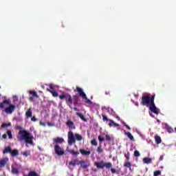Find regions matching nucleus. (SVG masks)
<instances>
[{"mask_svg": "<svg viewBox=\"0 0 176 176\" xmlns=\"http://www.w3.org/2000/svg\"><path fill=\"white\" fill-rule=\"evenodd\" d=\"M92 171H94V173H96V171H97L96 169H92Z\"/></svg>", "mask_w": 176, "mask_h": 176, "instance_id": "4d7b16f0", "label": "nucleus"}, {"mask_svg": "<svg viewBox=\"0 0 176 176\" xmlns=\"http://www.w3.org/2000/svg\"><path fill=\"white\" fill-rule=\"evenodd\" d=\"M40 125L45 126H46V123H45V122H42V121H41V122H40Z\"/></svg>", "mask_w": 176, "mask_h": 176, "instance_id": "09e8293b", "label": "nucleus"}, {"mask_svg": "<svg viewBox=\"0 0 176 176\" xmlns=\"http://www.w3.org/2000/svg\"><path fill=\"white\" fill-rule=\"evenodd\" d=\"M66 126H67V127H69V129H71L72 130H75L76 129L74 122L70 120H67V122H66Z\"/></svg>", "mask_w": 176, "mask_h": 176, "instance_id": "9b49d317", "label": "nucleus"}, {"mask_svg": "<svg viewBox=\"0 0 176 176\" xmlns=\"http://www.w3.org/2000/svg\"><path fill=\"white\" fill-rule=\"evenodd\" d=\"M69 166H72V167H75V166H76V165L75 164V161H74V160L73 161H70V162H69Z\"/></svg>", "mask_w": 176, "mask_h": 176, "instance_id": "4c0bfd02", "label": "nucleus"}, {"mask_svg": "<svg viewBox=\"0 0 176 176\" xmlns=\"http://www.w3.org/2000/svg\"><path fill=\"white\" fill-rule=\"evenodd\" d=\"M1 87L0 86V89H1Z\"/></svg>", "mask_w": 176, "mask_h": 176, "instance_id": "bf43d9fd", "label": "nucleus"}, {"mask_svg": "<svg viewBox=\"0 0 176 176\" xmlns=\"http://www.w3.org/2000/svg\"><path fill=\"white\" fill-rule=\"evenodd\" d=\"M74 111H78V108H76V107H74Z\"/></svg>", "mask_w": 176, "mask_h": 176, "instance_id": "5fc2aeb1", "label": "nucleus"}, {"mask_svg": "<svg viewBox=\"0 0 176 176\" xmlns=\"http://www.w3.org/2000/svg\"><path fill=\"white\" fill-rule=\"evenodd\" d=\"M116 119H118V120H120V117L117 116V117H116Z\"/></svg>", "mask_w": 176, "mask_h": 176, "instance_id": "6e6d98bb", "label": "nucleus"}, {"mask_svg": "<svg viewBox=\"0 0 176 176\" xmlns=\"http://www.w3.org/2000/svg\"><path fill=\"white\" fill-rule=\"evenodd\" d=\"M91 145H93L94 146H97V140H96V139H94L91 141Z\"/></svg>", "mask_w": 176, "mask_h": 176, "instance_id": "473e14b6", "label": "nucleus"}, {"mask_svg": "<svg viewBox=\"0 0 176 176\" xmlns=\"http://www.w3.org/2000/svg\"><path fill=\"white\" fill-rule=\"evenodd\" d=\"M168 131L171 133L173 131V129L171 127H168Z\"/></svg>", "mask_w": 176, "mask_h": 176, "instance_id": "8fccbe9b", "label": "nucleus"}, {"mask_svg": "<svg viewBox=\"0 0 176 176\" xmlns=\"http://www.w3.org/2000/svg\"><path fill=\"white\" fill-rule=\"evenodd\" d=\"M111 173H112V174H116V169H115V168H111Z\"/></svg>", "mask_w": 176, "mask_h": 176, "instance_id": "a18cd8bd", "label": "nucleus"}, {"mask_svg": "<svg viewBox=\"0 0 176 176\" xmlns=\"http://www.w3.org/2000/svg\"><path fill=\"white\" fill-rule=\"evenodd\" d=\"M97 152L98 153H102L103 150H102V146L100 144L98 148H97Z\"/></svg>", "mask_w": 176, "mask_h": 176, "instance_id": "c85d7f7f", "label": "nucleus"}, {"mask_svg": "<svg viewBox=\"0 0 176 176\" xmlns=\"http://www.w3.org/2000/svg\"><path fill=\"white\" fill-rule=\"evenodd\" d=\"M66 100H67L66 104L69 105L71 109H72V107H71V105H72V103L74 102V100L72 99V96H71V94H67Z\"/></svg>", "mask_w": 176, "mask_h": 176, "instance_id": "9d476101", "label": "nucleus"}, {"mask_svg": "<svg viewBox=\"0 0 176 176\" xmlns=\"http://www.w3.org/2000/svg\"><path fill=\"white\" fill-rule=\"evenodd\" d=\"M53 142H55V144H63V142H64V138L57 137L53 139Z\"/></svg>", "mask_w": 176, "mask_h": 176, "instance_id": "4468645a", "label": "nucleus"}, {"mask_svg": "<svg viewBox=\"0 0 176 176\" xmlns=\"http://www.w3.org/2000/svg\"><path fill=\"white\" fill-rule=\"evenodd\" d=\"M47 91H49V90H52V91H54V87H53V85H50V89H47Z\"/></svg>", "mask_w": 176, "mask_h": 176, "instance_id": "c03bdc74", "label": "nucleus"}, {"mask_svg": "<svg viewBox=\"0 0 176 176\" xmlns=\"http://www.w3.org/2000/svg\"><path fill=\"white\" fill-rule=\"evenodd\" d=\"M124 157H126V160L129 162V160H130V153L127 152V153L124 154Z\"/></svg>", "mask_w": 176, "mask_h": 176, "instance_id": "c9c22d12", "label": "nucleus"}, {"mask_svg": "<svg viewBox=\"0 0 176 176\" xmlns=\"http://www.w3.org/2000/svg\"><path fill=\"white\" fill-rule=\"evenodd\" d=\"M74 138L75 140H76L77 141H82V140H83V137H82V135H80L78 133H76L74 135Z\"/></svg>", "mask_w": 176, "mask_h": 176, "instance_id": "a878e982", "label": "nucleus"}, {"mask_svg": "<svg viewBox=\"0 0 176 176\" xmlns=\"http://www.w3.org/2000/svg\"><path fill=\"white\" fill-rule=\"evenodd\" d=\"M17 140L18 141H25L26 146H28V144L29 145L34 146V136L28 131H19V135L17 136Z\"/></svg>", "mask_w": 176, "mask_h": 176, "instance_id": "f03ea898", "label": "nucleus"}, {"mask_svg": "<svg viewBox=\"0 0 176 176\" xmlns=\"http://www.w3.org/2000/svg\"><path fill=\"white\" fill-rule=\"evenodd\" d=\"M123 126H124V127H126L128 130H131V128L130 127V126L127 125V124H126V122H122Z\"/></svg>", "mask_w": 176, "mask_h": 176, "instance_id": "ea45409f", "label": "nucleus"}, {"mask_svg": "<svg viewBox=\"0 0 176 176\" xmlns=\"http://www.w3.org/2000/svg\"><path fill=\"white\" fill-rule=\"evenodd\" d=\"M105 94H106V96H110L111 92H109V91H105Z\"/></svg>", "mask_w": 176, "mask_h": 176, "instance_id": "603ef678", "label": "nucleus"}, {"mask_svg": "<svg viewBox=\"0 0 176 176\" xmlns=\"http://www.w3.org/2000/svg\"><path fill=\"white\" fill-rule=\"evenodd\" d=\"M51 94H52L53 97H58V92L56 91H53V90H48Z\"/></svg>", "mask_w": 176, "mask_h": 176, "instance_id": "cd10ccee", "label": "nucleus"}, {"mask_svg": "<svg viewBox=\"0 0 176 176\" xmlns=\"http://www.w3.org/2000/svg\"><path fill=\"white\" fill-rule=\"evenodd\" d=\"M134 156L135 157H140V156H141V154H140V151H138V150L135 151Z\"/></svg>", "mask_w": 176, "mask_h": 176, "instance_id": "2f4dec72", "label": "nucleus"}, {"mask_svg": "<svg viewBox=\"0 0 176 176\" xmlns=\"http://www.w3.org/2000/svg\"><path fill=\"white\" fill-rule=\"evenodd\" d=\"M9 162V158L6 157L4 159H2L0 160V168H2V167H5L6 166V164Z\"/></svg>", "mask_w": 176, "mask_h": 176, "instance_id": "f8f14e48", "label": "nucleus"}, {"mask_svg": "<svg viewBox=\"0 0 176 176\" xmlns=\"http://www.w3.org/2000/svg\"><path fill=\"white\" fill-rule=\"evenodd\" d=\"M5 104H7L9 105V107L6 108L5 109L6 113L12 115L13 112H14V110L16 109V105L10 104V100H5L0 103L1 109H3V108H5Z\"/></svg>", "mask_w": 176, "mask_h": 176, "instance_id": "7ed1b4c3", "label": "nucleus"}, {"mask_svg": "<svg viewBox=\"0 0 176 176\" xmlns=\"http://www.w3.org/2000/svg\"><path fill=\"white\" fill-rule=\"evenodd\" d=\"M73 104L74 105H80V104L79 103V96H78L77 95H74L73 96Z\"/></svg>", "mask_w": 176, "mask_h": 176, "instance_id": "2eb2a0df", "label": "nucleus"}, {"mask_svg": "<svg viewBox=\"0 0 176 176\" xmlns=\"http://www.w3.org/2000/svg\"><path fill=\"white\" fill-rule=\"evenodd\" d=\"M74 91V93H78L79 97H81L82 100H85L84 102H85V104H93V102H91L90 99L87 98V95H86V93H85V91H83V89L80 87H76V89H75Z\"/></svg>", "mask_w": 176, "mask_h": 176, "instance_id": "20e7f679", "label": "nucleus"}, {"mask_svg": "<svg viewBox=\"0 0 176 176\" xmlns=\"http://www.w3.org/2000/svg\"><path fill=\"white\" fill-rule=\"evenodd\" d=\"M67 138L69 145H72L76 142V139H75V136L74 135V132H72V131H69L68 132Z\"/></svg>", "mask_w": 176, "mask_h": 176, "instance_id": "423d86ee", "label": "nucleus"}, {"mask_svg": "<svg viewBox=\"0 0 176 176\" xmlns=\"http://www.w3.org/2000/svg\"><path fill=\"white\" fill-rule=\"evenodd\" d=\"M94 166L98 169L104 170L105 167L108 169L111 168L112 163L111 162H105L104 161H100L98 162H94Z\"/></svg>", "mask_w": 176, "mask_h": 176, "instance_id": "39448f33", "label": "nucleus"}, {"mask_svg": "<svg viewBox=\"0 0 176 176\" xmlns=\"http://www.w3.org/2000/svg\"><path fill=\"white\" fill-rule=\"evenodd\" d=\"M156 97L155 94H153L151 96V94L144 95L142 96V100L140 101L141 105L147 107L149 108L150 111L155 115H159L160 110L156 108V104H155V98Z\"/></svg>", "mask_w": 176, "mask_h": 176, "instance_id": "f257e3e1", "label": "nucleus"}, {"mask_svg": "<svg viewBox=\"0 0 176 176\" xmlns=\"http://www.w3.org/2000/svg\"><path fill=\"white\" fill-rule=\"evenodd\" d=\"M59 98L60 100H64V98H67V94H62V95H59Z\"/></svg>", "mask_w": 176, "mask_h": 176, "instance_id": "58836bf2", "label": "nucleus"}, {"mask_svg": "<svg viewBox=\"0 0 176 176\" xmlns=\"http://www.w3.org/2000/svg\"><path fill=\"white\" fill-rule=\"evenodd\" d=\"M124 167H127L128 168H131V164L129 162H126L124 164Z\"/></svg>", "mask_w": 176, "mask_h": 176, "instance_id": "c756f323", "label": "nucleus"}, {"mask_svg": "<svg viewBox=\"0 0 176 176\" xmlns=\"http://www.w3.org/2000/svg\"><path fill=\"white\" fill-rule=\"evenodd\" d=\"M105 138L107 141H111L112 140V138L109 135H105Z\"/></svg>", "mask_w": 176, "mask_h": 176, "instance_id": "79ce46f5", "label": "nucleus"}, {"mask_svg": "<svg viewBox=\"0 0 176 176\" xmlns=\"http://www.w3.org/2000/svg\"><path fill=\"white\" fill-rule=\"evenodd\" d=\"M159 175H162V171L156 170L154 172V176H159Z\"/></svg>", "mask_w": 176, "mask_h": 176, "instance_id": "f704fd0d", "label": "nucleus"}, {"mask_svg": "<svg viewBox=\"0 0 176 176\" xmlns=\"http://www.w3.org/2000/svg\"><path fill=\"white\" fill-rule=\"evenodd\" d=\"M12 153V147L10 146H7L3 151V155H6V153Z\"/></svg>", "mask_w": 176, "mask_h": 176, "instance_id": "a211bd4d", "label": "nucleus"}, {"mask_svg": "<svg viewBox=\"0 0 176 176\" xmlns=\"http://www.w3.org/2000/svg\"><path fill=\"white\" fill-rule=\"evenodd\" d=\"M98 140L99 142H104V138L101 137V135H99L98 137Z\"/></svg>", "mask_w": 176, "mask_h": 176, "instance_id": "e433bc0d", "label": "nucleus"}, {"mask_svg": "<svg viewBox=\"0 0 176 176\" xmlns=\"http://www.w3.org/2000/svg\"><path fill=\"white\" fill-rule=\"evenodd\" d=\"M163 159H164V156L161 155L160 157V160L162 161V160H163Z\"/></svg>", "mask_w": 176, "mask_h": 176, "instance_id": "864d4df0", "label": "nucleus"}, {"mask_svg": "<svg viewBox=\"0 0 176 176\" xmlns=\"http://www.w3.org/2000/svg\"><path fill=\"white\" fill-rule=\"evenodd\" d=\"M102 116L103 122H109V126L110 127H112V126H113L114 127H119V126H120L119 124L113 122V120L111 119H108V117H107V116L102 115Z\"/></svg>", "mask_w": 176, "mask_h": 176, "instance_id": "0eeeda50", "label": "nucleus"}, {"mask_svg": "<svg viewBox=\"0 0 176 176\" xmlns=\"http://www.w3.org/2000/svg\"><path fill=\"white\" fill-rule=\"evenodd\" d=\"M143 162L146 164H149L152 163V158L144 157V158H143Z\"/></svg>", "mask_w": 176, "mask_h": 176, "instance_id": "b1692460", "label": "nucleus"}, {"mask_svg": "<svg viewBox=\"0 0 176 176\" xmlns=\"http://www.w3.org/2000/svg\"><path fill=\"white\" fill-rule=\"evenodd\" d=\"M80 153H81L82 156H90V155H91V151H86L84 149H80Z\"/></svg>", "mask_w": 176, "mask_h": 176, "instance_id": "ddd939ff", "label": "nucleus"}, {"mask_svg": "<svg viewBox=\"0 0 176 176\" xmlns=\"http://www.w3.org/2000/svg\"><path fill=\"white\" fill-rule=\"evenodd\" d=\"M30 118H31L32 122H37L38 121V119L35 116H33V117L32 116Z\"/></svg>", "mask_w": 176, "mask_h": 176, "instance_id": "37998d69", "label": "nucleus"}, {"mask_svg": "<svg viewBox=\"0 0 176 176\" xmlns=\"http://www.w3.org/2000/svg\"><path fill=\"white\" fill-rule=\"evenodd\" d=\"M80 165L82 168H87V167H89V164H87V163L83 160L80 161Z\"/></svg>", "mask_w": 176, "mask_h": 176, "instance_id": "4be33fe9", "label": "nucleus"}, {"mask_svg": "<svg viewBox=\"0 0 176 176\" xmlns=\"http://www.w3.org/2000/svg\"><path fill=\"white\" fill-rule=\"evenodd\" d=\"M10 155H11V156H12V157L19 156V150H17V149L11 150Z\"/></svg>", "mask_w": 176, "mask_h": 176, "instance_id": "412c9836", "label": "nucleus"}, {"mask_svg": "<svg viewBox=\"0 0 176 176\" xmlns=\"http://www.w3.org/2000/svg\"><path fill=\"white\" fill-rule=\"evenodd\" d=\"M74 160V163H75L76 166V164H77V166H79V164H80V161H79V160L75 159Z\"/></svg>", "mask_w": 176, "mask_h": 176, "instance_id": "a19ab883", "label": "nucleus"}, {"mask_svg": "<svg viewBox=\"0 0 176 176\" xmlns=\"http://www.w3.org/2000/svg\"><path fill=\"white\" fill-rule=\"evenodd\" d=\"M7 134L10 140H12L13 138V135H12V131H8Z\"/></svg>", "mask_w": 176, "mask_h": 176, "instance_id": "7c9ffc66", "label": "nucleus"}, {"mask_svg": "<svg viewBox=\"0 0 176 176\" xmlns=\"http://www.w3.org/2000/svg\"><path fill=\"white\" fill-rule=\"evenodd\" d=\"M9 126H12V123H4L1 125L3 128L9 127Z\"/></svg>", "mask_w": 176, "mask_h": 176, "instance_id": "72a5a7b5", "label": "nucleus"}, {"mask_svg": "<svg viewBox=\"0 0 176 176\" xmlns=\"http://www.w3.org/2000/svg\"><path fill=\"white\" fill-rule=\"evenodd\" d=\"M175 132H176V127L175 128Z\"/></svg>", "mask_w": 176, "mask_h": 176, "instance_id": "13d9d810", "label": "nucleus"}, {"mask_svg": "<svg viewBox=\"0 0 176 176\" xmlns=\"http://www.w3.org/2000/svg\"><path fill=\"white\" fill-rule=\"evenodd\" d=\"M155 142L157 145H159V144H162V138H160V136L155 135Z\"/></svg>", "mask_w": 176, "mask_h": 176, "instance_id": "393cba45", "label": "nucleus"}, {"mask_svg": "<svg viewBox=\"0 0 176 176\" xmlns=\"http://www.w3.org/2000/svg\"><path fill=\"white\" fill-rule=\"evenodd\" d=\"M25 116L26 118H32V111L31 110V109H28L27 110V111L25 112Z\"/></svg>", "mask_w": 176, "mask_h": 176, "instance_id": "6ab92c4d", "label": "nucleus"}, {"mask_svg": "<svg viewBox=\"0 0 176 176\" xmlns=\"http://www.w3.org/2000/svg\"><path fill=\"white\" fill-rule=\"evenodd\" d=\"M125 135H127L128 138H129V140L131 141H135V140H134V136H133V135L131 134V133L130 132H124Z\"/></svg>", "mask_w": 176, "mask_h": 176, "instance_id": "aec40b11", "label": "nucleus"}, {"mask_svg": "<svg viewBox=\"0 0 176 176\" xmlns=\"http://www.w3.org/2000/svg\"><path fill=\"white\" fill-rule=\"evenodd\" d=\"M22 155H23V156H25L27 157L28 156V152L24 151L23 153H22Z\"/></svg>", "mask_w": 176, "mask_h": 176, "instance_id": "49530a36", "label": "nucleus"}, {"mask_svg": "<svg viewBox=\"0 0 176 176\" xmlns=\"http://www.w3.org/2000/svg\"><path fill=\"white\" fill-rule=\"evenodd\" d=\"M29 100L32 102L34 101V98H39V96H38V94L35 91L30 90L29 91Z\"/></svg>", "mask_w": 176, "mask_h": 176, "instance_id": "1a4fd4ad", "label": "nucleus"}, {"mask_svg": "<svg viewBox=\"0 0 176 176\" xmlns=\"http://www.w3.org/2000/svg\"><path fill=\"white\" fill-rule=\"evenodd\" d=\"M3 138L5 140L6 138V137H8V135H6V133H4L3 135H2Z\"/></svg>", "mask_w": 176, "mask_h": 176, "instance_id": "3c124183", "label": "nucleus"}, {"mask_svg": "<svg viewBox=\"0 0 176 176\" xmlns=\"http://www.w3.org/2000/svg\"><path fill=\"white\" fill-rule=\"evenodd\" d=\"M77 116L81 119V120H83V122H87V119L85 118V116L80 113H76Z\"/></svg>", "mask_w": 176, "mask_h": 176, "instance_id": "5701e85b", "label": "nucleus"}, {"mask_svg": "<svg viewBox=\"0 0 176 176\" xmlns=\"http://www.w3.org/2000/svg\"><path fill=\"white\" fill-rule=\"evenodd\" d=\"M47 125H48L50 127H53V126H54V124H52V123H50V122H47Z\"/></svg>", "mask_w": 176, "mask_h": 176, "instance_id": "de8ad7c7", "label": "nucleus"}, {"mask_svg": "<svg viewBox=\"0 0 176 176\" xmlns=\"http://www.w3.org/2000/svg\"><path fill=\"white\" fill-rule=\"evenodd\" d=\"M67 152L72 155V156H78V155H79V151H75L74 149L67 148Z\"/></svg>", "mask_w": 176, "mask_h": 176, "instance_id": "dca6fc26", "label": "nucleus"}, {"mask_svg": "<svg viewBox=\"0 0 176 176\" xmlns=\"http://www.w3.org/2000/svg\"><path fill=\"white\" fill-rule=\"evenodd\" d=\"M11 173L12 174H19V168L12 166V170H11Z\"/></svg>", "mask_w": 176, "mask_h": 176, "instance_id": "bb28decb", "label": "nucleus"}, {"mask_svg": "<svg viewBox=\"0 0 176 176\" xmlns=\"http://www.w3.org/2000/svg\"><path fill=\"white\" fill-rule=\"evenodd\" d=\"M23 176H39V174L35 170H30L28 175H23Z\"/></svg>", "mask_w": 176, "mask_h": 176, "instance_id": "f3484780", "label": "nucleus"}, {"mask_svg": "<svg viewBox=\"0 0 176 176\" xmlns=\"http://www.w3.org/2000/svg\"><path fill=\"white\" fill-rule=\"evenodd\" d=\"M54 151L56 155L58 156H63L65 153V151H64V149L62 148L58 144H56L54 146Z\"/></svg>", "mask_w": 176, "mask_h": 176, "instance_id": "6e6552de", "label": "nucleus"}]
</instances>
